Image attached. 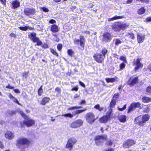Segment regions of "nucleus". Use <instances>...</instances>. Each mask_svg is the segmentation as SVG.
<instances>
[{"mask_svg":"<svg viewBox=\"0 0 151 151\" xmlns=\"http://www.w3.org/2000/svg\"><path fill=\"white\" fill-rule=\"evenodd\" d=\"M19 112L21 115L25 119L23 122L20 123L21 127H23L24 124L27 127H29L32 126L35 124V121L26 115L22 111H19Z\"/></svg>","mask_w":151,"mask_h":151,"instance_id":"1","label":"nucleus"},{"mask_svg":"<svg viewBox=\"0 0 151 151\" xmlns=\"http://www.w3.org/2000/svg\"><path fill=\"white\" fill-rule=\"evenodd\" d=\"M36 34L34 32L31 33L29 35V37L33 42H37V45L39 46L42 45V42L39 38L36 36Z\"/></svg>","mask_w":151,"mask_h":151,"instance_id":"2","label":"nucleus"},{"mask_svg":"<svg viewBox=\"0 0 151 151\" xmlns=\"http://www.w3.org/2000/svg\"><path fill=\"white\" fill-rule=\"evenodd\" d=\"M76 139L74 137H72L69 138L67 142L65 147L66 148H69L70 150H72L73 145L77 142Z\"/></svg>","mask_w":151,"mask_h":151,"instance_id":"3","label":"nucleus"},{"mask_svg":"<svg viewBox=\"0 0 151 151\" xmlns=\"http://www.w3.org/2000/svg\"><path fill=\"white\" fill-rule=\"evenodd\" d=\"M112 111V109H110L105 116L101 118L99 120L100 122L102 123H106L109 120Z\"/></svg>","mask_w":151,"mask_h":151,"instance_id":"4","label":"nucleus"},{"mask_svg":"<svg viewBox=\"0 0 151 151\" xmlns=\"http://www.w3.org/2000/svg\"><path fill=\"white\" fill-rule=\"evenodd\" d=\"M112 38V36L111 34L106 32L103 33L101 40L103 42H110Z\"/></svg>","mask_w":151,"mask_h":151,"instance_id":"5","label":"nucleus"},{"mask_svg":"<svg viewBox=\"0 0 151 151\" xmlns=\"http://www.w3.org/2000/svg\"><path fill=\"white\" fill-rule=\"evenodd\" d=\"M141 60V58H138L136 59H134L133 62V65H135L134 68V70L135 71L143 67V64L140 62Z\"/></svg>","mask_w":151,"mask_h":151,"instance_id":"6","label":"nucleus"},{"mask_svg":"<svg viewBox=\"0 0 151 151\" xmlns=\"http://www.w3.org/2000/svg\"><path fill=\"white\" fill-rule=\"evenodd\" d=\"M86 121L90 124H92L95 120V116L92 113H89L86 114Z\"/></svg>","mask_w":151,"mask_h":151,"instance_id":"7","label":"nucleus"},{"mask_svg":"<svg viewBox=\"0 0 151 151\" xmlns=\"http://www.w3.org/2000/svg\"><path fill=\"white\" fill-rule=\"evenodd\" d=\"M142 107V106H141V104L139 102L133 103L129 106L127 113H129L133 111L135 108H137L141 109Z\"/></svg>","mask_w":151,"mask_h":151,"instance_id":"8","label":"nucleus"},{"mask_svg":"<svg viewBox=\"0 0 151 151\" xmlns=\"http://www.w3.org/2000/svg\"><path fill=\"white\" fill-rule=\"evenodd\" d=\"M17 146L20 147V145H24L29 144L30 141L26 138H20L17 141Z\"/></svg>","mask_w":151,"mask_h":151,"instance_id":"9","label":"nucleus"},{"mask_svg":"<svg viewBox=\"0 0 151 151\" xmlns=\"http://www.w3.org/2000/svg\"><path fill=\"white\" fill-rule=\"evenodd\" d=\"M85 41L84 37L82 36H80V40L75 39L74 40L75 44L78 45L80 43V46L83 48L84 47Z\"/></svg>","mask_w":151,"mask_h":151,"instance_id":"10","label":"nucleus"},{"mask_svg":"<svg viewBox=\"0 0 151 151\" xmlns=\"http://www.w3.org/2000/svg\"><path fill=\"white\" fill-rule=\"evenodd\" d=\"M150 116L147 114H145L142 117V120H139L138 122H136L140 126H143L144 125V124L148 121L150 119Z\"/></svg>","mask_w":151,"mask_h":151,"instance_id":"11","label":"nucleus"},{"mask_svg":"<svg viewBox=\"0 0 151 151\" xmlns=\"http://www.w3.org/2000/svg\"><path fill=\"white\" fill-rule=\"evenodd\" d=\"M83 124V122L81 120H76L71 124L70 127L73 128H76L81 126Z\"/></svg>","mask_w":151,"mask_h":151,"instance_id":"12","label":"nucleus"},{"mask_svg":"<svg viewBox=\"0 0 151 151\" xmlns=\"http://www.w3.org/2000/svg\"><path fill=\"white\" fill-rule=\"evenodd\" d=\"M93 57L95 60L99 63H101L104 58V56H102L101 53L95 54L93 55Z\"/></svg>","mask_w":151,"mask_h":151,"instance_id":"13","label":"nucleus"},{"mask_svg":"<svg viewBox=\"0 0 151 151\" xmlns=\"http://www.w3.org/2000/svg\"><path fill=\"white\" fill-rule=\"evenodd\" d=\"M123 25L120 22H115L112 25L113 29L116 31H119L122 28Z\"/></svg>","mask_w":151,"mask_h":151,"instance_id":"14","label":"nucleus"},{"mask_svg":"<svg viewBox=\"0 0 151 151\" xmlns=\"http://www.w3.org/2000/svg\"><path fill=\"white\" fill-rule=\"evenodd\" d=\"M135 143L134 141L132 140H129L124 144L123 147L126 148H129V147H131L135 144Z\"/></svg>","mask_w":151,"mask_h":151,"instance_id":"15","label":"nucleus"},{"mask_svg":"<svg viewBox=\"0 0 151 151\" xmlns=\"http://www.w3.org/2000/svg\"><path fill=\"white\" fill-rule=\"evenodd\" d=\"M104 138L102 136H97L95 138L96 143L98 145L102 144L104 142Z\"/></svg>","mask_w":151,"mask_h":151,"instance_id":"16","label":"nucleus"},{"mask_svg":"<svg viewBox=\"0 0 151 151\" xmlns=\"http://www.w3.org/2000/svg\"><path fill=\"white\" fill-rule=\"evenodd\" d=\"M35 10L33 9H30L27 8L25 9L24 12V14L27 16L33 14L34 13Z\"/></svg>","mask_w":151,"mask_h":151,"instance_id":"17","label":"nucleus"},{"mask_svg":"<svg viewBox=\"0 0 151 151\" xmlns=\"http://www.w3.org/2000/svg\"><path fill=\"white\" fill-rule=\"evenodd\" d=\"M137 78L135 77L134 78H130L128 80V83L130 85V86H132L136 83L137 82Z\"/></svg>","mask_w":151,"mask_h":151,"instance_id":"18","label":"nucleus"},{"mask_svg":"<svg viewBox=\"0 0 151 151\" xmlns=\"http://www.w3.org/2000/svg\"><path fill=\"white\" fill-rule=\"evenodd\" d=\"M14 134L10 131H7L5 134L6 138L9 139H12L14 138Z\"/></svg>","mask_w":151,"mask_h":151,"instance_id":"19","label":"nucleus"},{"mask_svg":"<svg viewBox=\"0 0 151 151\" xmlns=\"http://www.w3.org/2000/svg\"><path fill=\"white\" fill-rule=\"evenodd\" d=\"M145 36L144 35L138 34L137 38L138 42L140 43L143 42L145 40Z\"/></svg>","mask_w":151,"mask_h":151,"instance_id":"20","label":"nucleus"},{"mask_svg":"<svg viewBox=\"0 0 151 151\" xmlns=\"http://www.w3.org/2000/svg\"><path fill=\"white\" fill-rule=\"evenodd\" d=\"M50 30L53 32H57L58 31V28L57 25L55 24L51 26Z\"/></svg>","mask_w":151,"mask_h":151,"instance_id":"21","label":"nucleus"},{"mask_svg":"<svg viewBox=\"0 0 151 151\" xmlns=\"http://www.w3.org/2000/svg\"><path fill=\"white\" fill-rule=\"evenodd\" d=\"M50 100V98L47 97H45L42 99L40 103L42 105H45Z\"/></svg>","mask_w":151,"mask_h":151,"instance_id":"22","label":"nucleus"},{"mask_svg":"<svg viewBox=\"0 0 151 151\" xmlns=\"http://www.w3.org/2000/svg\"><path fill=\"white\" fill-rule=\"evenodd\" d=\"M12 4L13 6V8L14 9H15L20 6V3L19 1L17 0L14 1L12 2Z\"/></svg>","mask_w":151,"mask_h":151,"instance_id":"23","label":"nucleus"},{"mask_svg":"<svg viewBox=\"0 0 151 151\" xmlns=\"http://www.w3.org/2000/svg\"><path fill=\"white\" fill-rule=\"evenodd\" d=\"M142 101L144 103H148L151 101V98L144 96L142 99Z\"/></svg>","mask_w":151,"mask_h":151,"instance_id":"24","label":"nucleus"},{"mask_svg":"<svg viewBox=\"0 0 151 151\" xmlns=\"http://www.w3.org/2000/svg\"><path fill=\"white\" fill-rule=\"evenodd\" d=\"M126 116L125 115H121L119 117V119L120 121L124 122L126 121Z\"/></svg>","mask_w":151,"mask_h":151,"instance_id":"25","label":"nucleus"},{"mask_svg":"<svg viewBox=\"0 0 151 151\" xmlns=\"http://www.w3.org/2000/svg\"><path fill=\"white\" fill-rule=\"evenodd\" d=\"M123 18L122 16H115L114 17L111 18H109L108 19L109 21H113L115 19H121Z\"/></svg>","mask_w":151,"mask_h":151,"instance_id":"26","label":"nucleus"},{"mask_svg":"<svg viewBox=\"0 0 151 151\" xmlns=\"http://www.w3.org/2000/svg\"><path fill=\"white\" fill-rule=\"evenodd\" d=\"M86 110V109L76 110L73 111V114L74 115L77 114H78L85 111Z\"/></svg>","mask_w":151,"mask_h":151,"instance_id":"27","label":"nucleus"},{"mask_svg":"<svg viewBox=\"0 0 151 151\" xmlns=\"http://www.w3.org/2000/svg\"><path fill=\"white\" fill-rule=\"evenodd\" d=\"M19 28L21 30H23V31H26L28 29H29L30 30H32L33 29V28L31 27H29V26H26L24 27H19Z\"/></svg>","mask_w":151,"mask_h":151,"instance_id":"28","label":"nucleus"},{"mask_svg":"<svg viewBox=\"0 0 151 151\" xmlns=\"http://www.w3.org/2000/svg\"><path fill=\"white\" fill-rule=\"evenodd\" d=\"M116 100L115 99H112L110 104V106L111 107H114L115 105Z\"/></svg>","mask_w":151,"mask_h":151,"instance_id":"29","label":"nucleus"},{"mask_svg":"<svg viewBox=\"0 0 151 151\" xmlns=\"http://www.w3.org/2000/svg\"><path fill=\"white\" fill-rule=\"evenodd\" d=\"M145 10L144 8L142 7L140 9H138L137 11V12L139 14H142L145 12Z\"/></svg>","mask_w":151,"mask_h":151,"instance_id":"30","label":"nucleus"},{"mask_svg":"<svg viewBox=\"0 0 151 151\" xmlns=\"http://www.w3.org/2000/svg\"><path fill=\"white\" fill-rule=\"evenodd\" d=\"M94 108L96 109H97L99 111H102L104 109L103 107H100V106L99 105V104L96 105L94 106Z\"/></svg>","mask_w":151,"mask_h":151,"instance_id":"31","label":"nucleus"},{"mask_svg":"<svg viewBox=\"0 0 151 151\" xmlns=\"http://www.w3.org/2000/svg\"><path fill=\"white\" fill-rule=\"evenodd\" d=\"M62 116L65 117H69L70 118H72L73 117V114L70 113H68L65 114H62Z\"/></svg>","mask_w":151,"mask_h":151,"instance_id":"32","label":"nucleus"},{"mask_svg":"<svg viewBox=\"0 0 151 151\" xmlns=\"http://www.w3.org/2000/svg\"><path fill=\"white\" fill-rule=\"evenodd\" d=\"M106 80L107 83H113L115 81V79L114 78H107L106 79Z\"/></svg>","mask_w":151,"mask_h":151,"instance_id":"33","label":"nucleus"},{"mask_svg":"<svg viewBox=\"0 0 151 151\" xmlns=\"http://www.w3.org/2000/svg\"><path fill=\"white\" fill-rule=\"evenodd\" d=\"M122 43V41L119 39H116L115 40V44L116 46H118Z\"/></svg>","mask_w":151,"mask_h":151,"instance_id":"34","label":"nucleus"},{"mask_svg":"<svg viewBox=\"0 0 151 151\" xmlns=\"http://www.w3.org/2000/svg\"><path fill=\"white\" fill-rule=\"evenodd\" d=\"M127 36L130 39H131L133 40L135 38L134 35L132 33L131 34L128 33V34L127 35Z\"/></svg>","mask_w":151,"mask_h":151,"instance_id":"35","label":"nucleus"},{"mask_svg":"<svg viewBox=\"0 0 151 151\" xmlns=\"http://www.w3.org/2000/svg\"><path fill=\"white\" fill-rule=\"evenodd\" d=\"M107 52V50L105 48H104L102 49V51H101V53L102 54V56H104V58H105V54Z\"/></svg>","mask_w":151,"mask_h":151,"instance_id":"36","label":"nucleus"},{"mask_svg":"<svg viewBox=\"0 0 151 151\" xmlns=\"http://www.w3.org/2000/svg\"><path fill=\"white\" fill-rule=\"evenodd\" d=\"M42 88V86H41L38 90V94L40 96L42 95V93L43 92Z\"/></svg>","mask_w":151,"mask_h":151,"instance_id":"37","label":"nucleus"},{"mask_svg":"<svg viewBox=\"0 0 151 151\" xmlns=\"http://www.w3.org/2000/svg\"><path fill=\"white\" fill-rule=\"evenodd\" d=\"M50 51L54 55L56 56L57 57H58V53L54 50L51 49H50Z\"/></svg>","mask_w":151,"mask_h":151,"instance_id":"38","label":"nucleus"},{"mask_svg":"<svg viewBox=\"0 0 151 151\" xmlns=\"http://www.w3.org/2000/svg\"><path fill=\"white\" fill-rule=\"evenodd\" d=\"M120 59L122 61H123L124 62L126 63L127 62L126 58L125 57L121 56L120 57Z\"/></svg>","mask_w":151,"mask_h":151,"instance_id":"39","label":"nucleus"},{"mask_svg":"<svg viewBox=\"0 0 151 151\" xmlns=\"http://www.w3.org/2000/svg\"><path fill=\"white\" fill-rule=\"evenodd\" d=\"M146 92L149 93H151V86H149L146 88Z\"/></svg>","mask_w":151,"mask_h":151,"instance_id":"40","label":"nucleus"},{"mask_svg":"<svg viewBox=\"0 0 151 151\" xmlns=\"http://www.w3.org/2000/svg\"><path fill=\"white\" fill-rule=\"evenodd\" d=\"M125 65L123 63H121L120 65V68L121 69H123L125 67Z\"/></svg>","mask_w":151,"mask_h":151,"instance_id":"41","label":"nucleus"},{"mask_svg":"<svg viewBox=\"0 0 151 151\" xmlns=\"http://www.w3.org/2000/svg\"><path fill=\"white\" fill-rule=\"evenodd\" d=\"M67 52L68 54L70 56H71L73 53V51L71 50H68Z\"/></svg>","mask_w":151,"mask_h":151,"instance_id":"42","label":"nucleus"},{"mask_svg":"<svg viewBox=\"0 0 151 151\" xmlns=\"http://www.w3.org/2000/svg\"><path fill=\"white\" fill-rule=\"evenodd\" d=\"M62 47V45L61 44H59L57 45V49L60 51H61Z\"/></svg>","mask_w":151,"mask_h":151,"instance_id":"43","label":"nucleus"},{"mask_svg":"<svg viewBox=\"0 0 151 151\" xmlns=\"http://www.w3.org/2000/svg\"><path fill=\"white\" fill-rule=\"evenodd\" d=\"M126 108V104L124 105L122 108L118 107V109L120 111H122L125 110Z\"/></svg>","mask_w":151,"mask_h":151,"instance_id":"44","label":"nucleus"},{"mask_svg":"<svg viewBox=\"0 0 151 151\" xmlns=\"http://www.w3.org/2000/svg\"><path fill=\"white\" fill-rule=\"evenodd\" d=\"M119 95V94L118 93H115L114 95V96L113 98V99L116 100V99L118 97Z\"/></svg>","mask_w":151,"mask_h":151,"instance_id":"45","label":"nucleus"},{"mask_svg":"<svg viewBox=\"0 0 151 151\" xmlns=\"http://www.w3.org/2000/svg\"><path fill=\"white\" fill-rule=\"evenodd\" d=\"M144 109V111L145 112L147 113V112H148L150 111V108L148 106H147L146 108H145Z\"/></svg>","mask_w":151,"mask_h":151,"instance_id":"46","label":"nucleus"},{"mask_svg":"<svg viewBox=\"0 0 151 151\" xmlns=\"http://www.w3.org/2000/svg\"><path fill=\"white\" fill-rule=\"evenodd\" d=\"M49 23L51 24H55L56 22V21L55 20L53 19H51L50 20L49 22Z\"/></svg>","mask_w":151,"mask_h":151,"instance_id":"47","label":"nucleus"},{"mask_svg":"<svg viewBox=\"0 0 151 151\" xmlns=\"http://www.w3.org/2000/svg\"><path fill=\"white\" fill-rule=\"evenodd\" d=\"M76 109V106H73L67 108L68 110H74Z\"/></svg>","mask_w":151,"mask_h":151,"instance_id":"48","label":"nucleus"},{"mask_svg":"<svg viewBox=\"0 0 151 151\" xmlns=\"http://www.w3.org/2000/svg\"><path fill=\"white\" fill-rule=\"evenodd\" d=\"M78 90V86H77L76 87H75L73 88H72L71 89V91H77Z\"/></svg>","mask_w":151,"mask_h":151,"instance_id":"49","label":"nucleus"},{"mask_svg":"<svg viewBox=\"0 0 151 151\" xmlns=\"http://www.w3.org/2000/svg\"><path fill=\"white\" fill-rule=\"evenodd\" d=\"M79 83L80 85L81 86H82L84 88H85V86L84 83H83L81 81H79Z\"/></svg>","mask_w":151,"mask_h":151,"instance_id":"50","label":"nucleus"},{"mask_svg":"<svg viewBox=\"0 0 151 151\" xmlns=\"http://www.w3.org/2000/svg\"><path fill=\"white\" fill-rule=\"evenodd\" d=\"M6 88H7L10 89H13L14 88V87L11 86L10 85H8L7 86H6Z\"/></svg>","mask_w":151,"mask_h":151,"instance_id":"51","label":"nucleus"},{"mask_svg":"<svg viewBox=\"0 0 151 151\" xmlns=\"http://www.w3.org/2000/svg\"><path fill=\"white\" fill-rule=\"evenodd\" d=\"M146 21L147 22L151 21V17H149L146 19Z\"/></svg>","mask_w":151,"mask_h":151,"instance_id":"52","label":"nucleus"},{"mask_svg":"<svg viewBox=\"0 0 151 151\" xmlns=\"http://www.w3.org/2000/svg\"><path fill=\"white\" fill-rule=\"evenodd\" d=\"M13 101H14V102L17 103L19 105L20 104H19L18 101V100L17 99H16L15 98H14Z\"/></svg>","mask_w":151,"mask_h":151,"instance_id":"53","label":"nucleus"},{"mask_svg":"<svg viewBox=\"0 0 151 151\" xmlns=\"http://www.w3.org/2000/svg\"><path fill=\"white\" fill-rule=\"evenodd\" d=\"M4 147V145L0 141V148L3 149Z\"/></svg>","mask_w":151,"mask_h":151,"instance_id":"54","label":"nucleus"},{"mask_svg":"<svg viewBox=\"0 0 151 151\" xmlns=\"http://www.w3.org/2000/svg\"><path fill=\"white\" fill-rule=\"evenodd\" d=\"M55 91L59 93H60V88L58 87L56 88L55 89Z\"/></svg>","mask_w":151,"mask_h":151,"instance_id":"55","label":"nucleus"},{"mask_svg":"<svg viewBox=\"0 0 151 151\" xmlns=\"http://www.w3.org/2000/svg\"><path fill=\"white\" fill-rule=\"evenodd\" d=\"M42 48H46L48 47V46L46 44H44L42 45Z\"/></svg>","mask_w":151,"mask_h":151,"instance_id":"56","label":"nucleus"},{"mask_svg":"<svg viewBox=\"0 0 151 151\" xmlns=\"http://www.w3.org/2000/svg\"><path fill=\"white\" fill-rule=\"evenodd\" d=\"M147 69L151 72V64H149L147 66Z\"/></svg>","mask_w":151,"mask_h":151,"instance_id":"57","label":"nucleus"},{"mask_svg":"<svg viewBox=\"0 0 151 151\" xmlns=\"http://www.w3.org/2000/svg\"><path fill=\"white\" fill-rule=\"evenodd\" d=\"M14 92L16 93H20V91L18 89H14Z\"/></svg>","mask_w":151,"mask_h":151,"instance_id":"58","label":"nucleus"},{"mask_svg":"<svg viewBox=\"0 0 151 151\" xmlns=\"http://www.w3.org/2000/svg\"><path fill=\"white\" fill-rule=\"evenodd\" d=\"M10 36L12 37H14V38L16 37V35L14 33H11L10 34Z\"/></svg>","mask_w":151,"mask_h":151,"instance_id":"59","label":"nucleus"},{"mask_svg":"<svg viewBox=\"0 0 151 151\" xmlns=\"http://www.w3.org/2000/svg\"><path fill=\"white\" fill-rule=\"evenodd\" d=\"M43 10L45 12H47L49 11L48 9L45 7H43Z\"/></svg>","mask_w":151,"mask_h":151,"instance_id":"60","label":"nucleus"},{"mask_svg":"<svg viewBox=\"0 0 151 151\" xmlns=\"http://www.w3.org/2000/svg\"><path fill=\"white\" fill-rule=\"evenodd\" d=\"M9 97L10 98H13L14 99V98L12 96V95L10 93H9Z\"/></svg>","mask_w":151,"mask_h":151,"instance_id":"61","label":"nucleus"},{"mask_svg":"<svg viewBox=\"0 0 151 151\" xmlns=\"http://www.w3.org/2000/svg\"><path fill=\"white\" fill-rule=\"evenodd\" d=\"M0 1L3 4H5L6 3L5 0H0Z\"/></svg>","mask_w":151,"mask_h":151,"instance_id":"62","label":"nucleus"},{"mask_svg":"<svg viewBox=\"0 0 151 151\" xmlns=\"http://www.w3.org/2000/svg\"><path fill=\"white\" fill-rule=\"evenodd\" d=\"M86 103V101L85 100H82L80 103V104H84Z\"/></svg>","mask_w":151,"mask_h":151,"instance_id":"63","label":"nucleus"},{"mask_svg":"<svg viewBox=\"0 0 151 151\" xmlns=\"http://www.w3.org/2000/svg\"><path fill=\"white\" fill-rule=\"evenodd\" d=\"M140 116H138V117H137L135 119V121H137V120H138L139 119H140Z\"/></svg>","mask_w":151,"mask_h":151,"instance_id":"64","label":"nucleus"}]
</instances>
